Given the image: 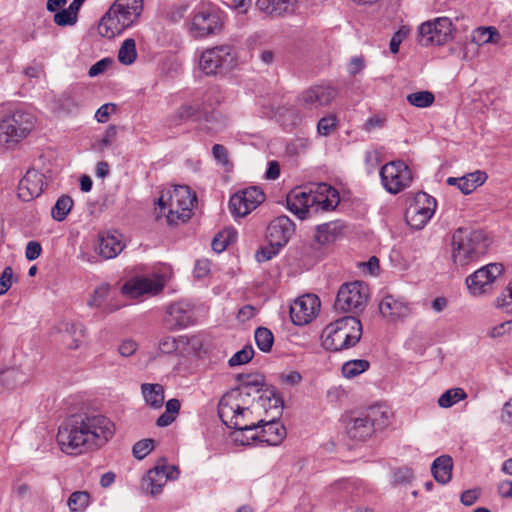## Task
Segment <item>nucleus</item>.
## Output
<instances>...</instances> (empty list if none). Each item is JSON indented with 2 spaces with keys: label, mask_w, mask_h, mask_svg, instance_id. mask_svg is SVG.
I'll return each mask as SVG.
<instances>
[{
  "label": "nucleus",
  "mask_w": 512,
  "mask_h": 512,
  "mask_svg": "<svg viewBox=\"0 0 512 512\" xmlns=\"http://www.w3.org/2000/svg\"><path fill=\"white\" fill-rule=\"evenodd\" d=\"M165 284V279L159 274H153L151 277H135L127 281L122 286V293L130 298H137L144 294H157Z\"/></svg>",
  "instance_id": "nucleus-21"
},
{
  "label": "nucleus",
  "mask_w": 512,
  "mask_h": 512,
  "mask_svg": "<svg viewBox=\"0 0 512 512\" xmlns=\"http://www.w3.org/2000/svg\"><path fill=\"white\" fill-rule=\"evenodd\" d=\"M42 253V246L37 241H29L25 249V257L29 261H34L40 257Z\"/></svg>",
  "instance_id": "nucleus-54"
},
{
  "label": "nucleus",
  "mask_w": 512,
  "mask_h": 512,
  "mask_svg": "<svg viewBox=\"0 0 512 512\" xmlns=\"http://www.w3.org/2000/svg\"><path fill=\"white\" fill-rule=\"evenodd\" d=\"M210 272V261L207 259H200L196 262L194 267V275L197 278H203Z\"/></svg>",
  "instance_id": "nucleus-60"
},
{
  "label": "nucleus",
  "mask_w": 512,
  "mask_h": 512,
  "mask_svg": "<svg viewBox=\"0 0 512 512\" xmlns=\"http://www.w3.org/2000/svg\"><path fill=\"white\" fill-rule=\"evenodd\" d=\"M338 96V89L330 83L310 86L296 99L299 112L313 116L319 109L329 106Z\"/></svg>",
  "instance_id": "nucleus-9"
},
{
  "label": "nucleus",
  "mask_w": 512,
  "mask_h": 512,
  "mask_svg": "<svg viewBox=\"0 0 512 512\" xmlns=\"http://www.w3.org/2000/svg\"><path fill=\"white\" fill-rule=\"evenodd\" d=\"M487 179V174L483 171L477 170L472 173H468L458 178L459 190L468 195L472 193L477 187L481 186Z\"/></svg>",
  "instance_id": "nucleus-34"
},
{
  "label": "nucleus",
  "mask_w": 512,
  "mask_h": 512,
  "mask_svg": "<svg viewBox=\"0 0 512 512\" xmlns=\"http://www.w3.org/2000/svg\"><path fill=\"white\" fill-rule=\"evenodd\" d=\"M379 165V157L377 152L375 151H367L365 153V167L368 174H372L375 172L377 166Z\"/></svg>",
  "instance_id": "nucleus-56"
},
{
  "label": "nucleus",
  "mask_w": 512,
  "mask_h": 512,
  "mask_svg": "<svg viewBox=\"0 0 512 512\" xmlns=\"http://www.w3.org/2000/svg\"><path fill=\"white\" fill-rule=\"evenodd\" d=\"M504 268L501 263L487 264L466 279L469 292L474 296L488 293L495 280L503 274Z\"/></svg>",
  "instance_id": "nucleus-18"
},
{
  "label": "nucleus",
  "mask_w": 512,
  "mask_h": 512,
  "mask_svg": "<svg viewBox=\"0 0 512 512\" xmlns=\"http://www.w3.org/2000/svg\"><path fill=\"white\" fill-rule=\"evenodd\" d=\"M255 342L257 347L262 352H269L274 342V336L272 332L265 327H258L254 334Z\"/></svg>",
  "instance_id": "nucleus-42"
},
{
  "label": "nucleus",
  "mask_w": 512,
  "mask_h": 512,
  "mask_svg": "<svg viewBox=\"0 0 512 512\" xmlns=\"http://www.w3.org/2000/svg\"><path fill=\"white\" fill-rule=\"evenodd\" d=\"M369 362L364 359H354L342 365V374L347 379H352L369 369Z\"/></svg>",
  "instance_id": "nucleus-37"
},
{
  "label": "nucleus",
  "mask_w": 512,
  "mask_h": 512,
  "mask_svg": "<svg viewBox=\"0 0 512 512\" xmlns=\"http://www.w3.org/2000/svg\"><path fill=\"white\" fill-rule=\"evenodd\" d=\"M381 184L390 194H398L408 188L412 182V173L402 160H395L383 165L379 171Z\"/></svg>",
  "instance_id": "nucleus-13"
},
{
  "label": "nucleus",
  "mask_w": 512,
  "mask_h": 512,
  "mask_svg": "<svg viewBox=\"0 0 512 512\" xmlns=\"http://www.w3.org/2000/svg\"><path fill=\"white\" fill-rule=\"evenodd\" d=\"M110 295V285L103 283L96 287L87 301V305L92 309H99L104 313H110L114 310L113 307L107 304Z\"/></svg>",
  "instance_id": "nucleus-33"
},
{
  "label": "nucleus",
  "mask_w": 512,
  "mask_h": 512,
  "mask_svg": "<svg viewBox=\"0 0 512 512\" xmlns=\"http://www.w3.org/2000/svg\"><path fill=\"white\" fill-rule=\"evenodd\" d=\"M453 460L448 455L437 457L432 465L431 472L435 480L440 484H447L452 477Z\"/></svg>",
  "instance_id": "nucleus-31"
},
{
  "label": "nucleus",
  "mask_w": 512,
  "mask_h": 512,
  "mask_svg": "<svg viewBox=\"0 0 512 512\" xmlns=\"http://www.w3.org/2000/svg\"><path fill=\"white\" fill-rule=\"evenodd\" d=\"M406 35H407V32L404 31L403 29H400L394 33V35L392 36L390 43H389L390 51L393 54L398 53L400 44L402 43V41L404 40Z\"/></svg>",
  "instance_id": "nucleus-59"
},
{
  "label": "nucleus",
  "mask_w": 512,
  "mask_h": 512,
  "mask_svg": "<svg viewBox=\"0 0 512 512\" xmlns=\"http://www.w3.org/2000/svg\"><path fill=\"white\" fill-rule=\"evenodd\" d=\"M3 116L0 122V143L7 147L18 143L25 138L33 128V117L30 113L13 108L11 103H2L0 105V115Z\"/></svg>",
  "instance_id": "nucleus-7"
},
{
  "label": "nucleus",
  "mask_w": 512,
  "mask_h": 512,
  "mask_svg": "<svg viewBox=\"0 0 512 512\" xmlns=\"http://www.w3.org/2000/svg\"><path fill=\"white\" fill-rule=\"evenodd\" d=\"M242 396L239 390H232L222 396L218 404V415L221 421L234 431L232 440L239 445H255L260 442V422L248 420L251 412L241 406Z\"/></svg>",
  "instance_id": "nucleus-2"
},
{
  "label": "nucleus",
  "mask_w": 512,
  "mask_h": 512,
  "mask_svg": "<svg viewBox=\"0 0 512 512\" xmlns=\"http://www.w3.org/2000/svg\"><path fill=\"white\" fill-rule=\"evenodd\" d=\"M13 283V269L10 266L4 268L0 276V296L6 294Z\"/></svg>",
  "instance_id": "nucleus-51"
},
{
  "label": "nucleus",
  "mask_w": 512,
  "mask_h": 512,
  "mask_svg": "<svg viewBox=\"0 0 512 512\" xmlns=\"http://www.w3.org/2000/svg\"><path fill=\"white\" fill-rule=\"evenodd\" d=\"M494 36L499 37V34L494 27H479L474 30L472 38L478 45H483L490 42H496Z\"/></svg>",
  "instance_id": "nucleus-44"
},
{
  "label": "nucleus",
  "mask_w": 512,
  "mask_h": 512,
  "mask_svg": "<svg viewBox=\"0 0 512 512\" xmlns=\"http://www.w3.org/2000/svg\"><path fill=\"white\" fill-rule=\"evenodd\" d=\"M364 68V60L362 57H353L348 64V72L351 75H356Z\"/></svg>",
  "instance_id": "nucleus-62"
},
{
  "label": "nucleus",
  "mask_w": 512,
  "mask_h": 512,
  "mask_svg": "<svg viewBox=\"0 0 512 512\" xmlns=\"http://www.w3.org/2000/svg\"><path fill=\"white\" fill-rule=\"evenodd\" d=\"M282 246H278L275 243H270L267 246L261 247L255 254L256 260L259 263L266 262L275 257Z\"/></svg>",
  "instance_id": "nucleus-49"
},
{
  "label": "nucleus",
  "mask_w": 512,
  "mask_h": 512,
  "mask_svg": "<svg viewBox=\"0 0 512 512\" xmlns=\"http://www.w3.org/2000/svg\"><path fill=\"white\" fill-rule=\"evenodd\" d=\"M143 10V0H116L102 16L98 31L102 37L111 39L131 27Z\"/></svg>",
  "instance_id": "nucleus-4"
},
{
  "label": "nucleus",
  "mask_w": 512,
  "mask_h": 512,
  "mask_svg": "<svg viewBox=\"0 0 512 512\" xmlns=\"http://www.w3.org/2000/svg\"><path fill=\"white\" fill-rule=\"evenodd\" d=\"M453 24L448 17H438L419 26L420 43L425 46L443 45L452 39Z\"/></svg>",
  "instance_id": "nucleus-17"
},
{
  "label": "nucleus",
  "mask_w": 512,
  "mask_h": 512,
  "mask_svg": "<svg viewBox=\"0 0 512 512\" xmlns=\"http://www.w3.org/2000/svg\"><path fill=\"white\" fill-rule=\"evenodd\" d=\"M115 424L96 412L70 415L58 427L57 443L66 455L78 456L102 448L112 439Z\"/></svg>",
  "instance_id": "nucleus-1"
},
{
  "label": "nucleus",
  "mask_w": 512,
  "mask_h": 512,
  "mask_svg": "<svg viewBox=\"0 0 512 512\" xmlns=\"http://www.w3.org/2000/svg\"><path fill=\"white\" fill-rule=\"evenodd\" d=\"M339 201L338 191L327 183H318L314 189L296 187L286 196L287 209L300 220L332 211Z\"/></svg>",
  "instance_id": "nucleus-3"
},
{
  "label": "nucleus",
  "mask_w": 512,
  "mask_h": 512,
  "mask_svg": "<svg viewBox=\"0 0 512 512\" xmlns=\"http://www.w3.org/2000/svg\"><path fill=\"white\" fill-rule=\"evenodd\" d=\"M114 110H115L114 104H110V103L103 104L101 107H99L97 109V111L95 113V119L99 123H105L108 121L111 111H114Z\"/></svg>",
  "instance_id": "nucleus-57"
},
{
  "label": "nucleus",
  "mask_w": 512,
  "mask_h": 512,
  "mask_svg": "<svg viewBox=\"0 0 512 512\" xmlns=\"http://www.w3.org/2000/svg\"><path fill=\"white\" fill-rule=\"evenodd\" d=\"M212 154L214 159L222 166L229 164L228 151L223 145L215 144L212 147Z\"/></svg>",
  "instance_id": "nucleus-53"
},
{
  "label": "nucleus",
  "mask_w": 512,
  "mask_h": 512,
  "mask_svg": "<svg viewBox=\"0 0 512 512\" xmlns=\"http://www.w3.org/2000/svg\"><path fill=\"white\" fill-rule=\"evenodd\" d=\"M342 226L339 222H328L318 225L314 239L317 243L324 245L335 240L341 232Z\"/></svg>",
  "instance_id": "nucleus-35"
},
{
  "label": "nucleus",
  "mask_w": 512,
  "mask_h": 512,
  "mask_svg": "<svg viewBox=\"0 0 512 512\" xmlns=\"http://www.w3.org/2000/svg\"><path fill=\"white\" fill-rule=\"evenodd\" d=\"M467 398V393L462 388H451L438 398V405L442 408H450Z\"/></svg>",
  "instance_id": "nucleus-38"
},
{
  "label": "nucleus",
  "mask_w": 512,
  "mask_h": 512,
  "mask_svg": "<svg viewBox=\"0 0 512 512\" xmlns=\"http://www.w3.org/2000/svg\"><path fill=\"white\" fill-rule=\"evenodd\" d=\"M497 491L502 498H512V480L501 481Z\"/></svg>",
  "instance_id": "nucleus-63"
},
{
  "label": "nucleus",
  "mask_w": 512,
  "mask_h": 512,
  "mask_svg": "<svg viewBox=\"0 0 512 512\" xmlns=\"http://www.w3.org/2000/svg\"><path fill=\"white\" fill-rule=\"evenodd\" d=\"M124 249L122 236L117 231L106 232L99 237L96 250L104 259L115 258Z\"/></svg>",
  "instance_id": "nucleus-25"
},
{
  "label": "nucleus",
  "mask_w": 512,
  "mask_h": 512,
  "mask_svg": "<svg viewBox=\"0 0 512 512\" xmlns=\"http://www.w3.org/2000/svg\"><path fill=\"white\" fill-rule=\"evenodd\" d=\"M221 28L218 12L210 4H201L194 9L189 32L194 38L215 34Z\"/></svg>",
  "instance_id": "nucleus-14"
},
{
  "label": "nucleus",
  "mask_w": 512,
  "mask_h": 512,
  "mask_svg": "<svg viewBox=\"0 0 512 512\" xmlns=\"http://www.w3.org/2000/svg\"><path fill=\"white\" fill-rule=\"evenodd\" d=\"M57 329L63 334V340L67 343L70 349H77L80 347L85 332L81 323L63 321L59 323Z\"/></svg>",
  "instance_id": "nucleus-27"
},
{
  "label": "nucleus",
  "mask_w": 512,
  "mask_h": 512,
  "mask_svg": "<svg viewBox=\"0 0 512 512\" xmlns=\"http://www.w3.org/2000/svg\"><path fill=\"white\" fill-rule=\"evenodd\" d=\"M264 201V194L258 187H248L231 196L229 208L234 216L245 217Z\"/></svg>",
  "instance_id": "nucleus-19"
},
{
  "label": "nucleus",
  "mask_w": 512,
  "mask_h": 512,
  "mask_svg": "<svg viewBox=\"0 0 512 512\" xmlns=\"http://www.w3.org/2000/svg\"><path fill=\"white\" fill-rule=\"evenodd\" d=\"M158 347L162 353L171 354L178 349V342L172 336H163L159 340Z\"/></svg>",
  "instance_id": "nucleus-52"
},
{
  "label": "nucleus",
  "mask_w": 512,
  "mask_h": 512,
  "mask_svg": "<svg viewBox=\"0 0 512 512\" xmlns=\"http://www.w3.org/2000/svg\"><path fill=\"white\" fill-rule=\"evenodd\" d=\"M165 324L171 330H180L194 324V306L186 300L167 307Z\"/></svg>",
  "instance_id": "nucleus-22"
},
{
  "label": "nucleus",
  "mask_w": 512,
  "mask_h": 512,
  "mask_svg": "<svg viewBox=\"0 0 512 512\" xmlns=\"http://www.w3.org/2000/svg\"><path fill=\"white\" fill-rule=\"evenodd\" d=\"M380 313L391 320L404 317L408 313L406 303L392 295L385 296L379 304Z\"/></svg>",
  "instance_id": "nucleus-29"
},
{
  "label": "nucleus",
  "mask_w": 512,
  "mask_h": 512,
  "mask_svg": "<svg viewBox=\"0 0 512 512\" xmlns=\"http://www.w3.org/2000/svg\"><path fill=\"white\" fill-rule=\"evenodd\" d=\"M115 135V126H109L104 132L103 136L92 144V150L98 153H103L105 149L111 146Z\"/></svg>",
  "instance_id": "nucleus-45"
},
{
  "label": "nucleus",
  "mask_w": 512,
  "mask_h": 512,
  "mask_svg": "<svg viewBox=\"0 0 512 512\" xmlns=\"http://www.w3.org/2000/svg\"><path fill=\"white\" fill-rule=\"evenodd\" d=\"M260 442L268 445L276 446L282 442L286 436V429L283 424L276 420L264 421L260 420Z\"/></svg>",
  "instance_id": "nucleus-26"
},
{
  "label": "nucleus",
  "mask_w": 512,
  "mask_h": 512,
  "mask_svg": "<svg viewBox=\"0 0 512 512\" xmlns=\"http://www.w3.org/2000/svg\"><path fill=\"white\" fill-rule=\"evenodd\" d=\"M499 307H506L512 310V288L507 287L501 297L497 300Z\"/></svg>",
  "instance_id": "nucleus-64"
},
{
  "label": "nucleus",
  "mask_w": 512,
  "mask_h": 512,
  "mask_svg": "<svg viewBox=\"0 0 512 512\" xmlns=\"http://www.w3.org/2000/svg\"><path fill=\"white\" fill-rule=\"evenodd\" d=\"M179 475L177 466L169 465L165 458H161L156 466L142 478L141 488L152 496L158 495L168 480H176Z\"/></svg>",
  "instance_id": "nucleus-15"
},
{
  "label": "nucleus",
  "mask_w": 512,
  "mask_h": 512,
  "mask_svg": "<svg viewBox=\"0 0 512 512\" xmlns=\"http://www.w3.org/2000/svg\"><path fill=\"white\" fill-rule=\"evenodd\" d=\"M434 100V94L430 91H417L407 95L409 104L418 108L429 107L433 104Z\"/></svg>",
  "instance_id": "nucleus-43"
},
{
  "label": "nucleus",
  "mask_w": 512,
  "mask_h": 512,
  "mask_svg": "<svg viewBox=\"0 0 512 512\" xmlns=\"http://www.w3.org/2000/svg\"><path fill=\"white\" fill-rule=\"evenodd\" d=\"M43 186V174L34 169L28 170L19 182V196L24 201L38 197L43 192Z\"/></svg>",
  "instance_id": "nucleus-24"
},
{
  "label": "nucleus",
  "mask_w": 512,
  "mask_h": 512,
  "mask_svg": "<svg viewBox=\"0 0 512 512\" xmlns=\"http://www.w3.org/2000/svg\"><path fill=\"white\" fill-rule=\"evenodd\" d=\"M154 448V440L143 439L133 445V456L139 460L145 458Z\"/></svg>",
  "instance_id": "nucleus-48"
},
{
  "label": "nucleus",
  "mask_w": 512,
  "mask_h": 512,
  "mask_svg": "<svg viewBox=\"0 0 512 512\" xmlns=\"http://www.w3.org/2000/svg\"><path fill=\"white\" fill-rule=\"evenodd\" d=\"M73 206V200L68 195H63L56 201L54 207L52 208V217L56 221H63L69 212L71 211Z\"/></svg>",
  "instance_id": "nucleus-41"
},
{
  "label": "nucleus",
  "mask_w": 512,
  "mask_h": 512,
  "mask_svg": "<svg viewBox=\"0 0 512 512\" xmlns=\"http://www.w3.org/2000/svg\"><path fill=\"white\" fill-rule=\"evenodd\" d=\"M295 225L292 220L281 215L273 219L267 227V239L270 243L278 246H285L291 236L294 234Z\"/></svg>",
  "instance_id": "nucleus-23"
},
{
  "label": "nucleus",
  "mask_w": 512,
  "mask_h": 512,
  "mask_svg": "<svg viewBox=\"0 0 512 512\" xmlns=\"http://www.w3.org/2000/svg\"><path fill=\"white\" fill-rule=\"evenodd\" d=\"M364 414L373 424L374 430L384 428L388 424L391 416L390 411L380 405L370 407Z\"/></svg>",
  "instance_id": "nucleus-36"
},
{
  "label": "nucleus",
  "mask_w": 512,
  "mask_h": 512,
  "mask_svg": "<svg viewBox=\"0 0 512 512\" xmlns=\"http://www.w3.org/2000/svg\"><path fill=\"white\" fill-rule=\"evenodd\" d=\"M385 121L386 118L384 116L378 114L373 115L365 121L363 125V130H365L366 132H371L376 128H381L384 126Z\"/></svg>",
  "instance_id": "nucleus-55"
},
{
  "label": "nucleus",
  "mask_w": 512,
  "mask_h": 512,
  "mask_svg": "<svg viewBox=\"0 0 512 512\" xmlns=\"http://www.w3.org/2000/svg\"><path fill=\"white\" fill-rule=\"evenodd\" d=\"M337 117L334 114H330L319 119L317 123V132L321 136L330 135L336 128Z\"/></svg>",
  "instance_id": "nucleus-47"
},
{
  "label": "nucleus",
  "mask_w": 512,
  "mask_h": 512,
  "mask_svg": "<svg viewBox=\"0 0 512 512\" xmlns=\"http://www.w3.org/2000/svg\"><path fill=\"white\" fill-rule=\"evenodd\" d=\"M254 355V349L252 346L247 345L241 350L237 351L228 361L229 366H239L248 363Z\"/></svg>",
  "instance_id": "nucleus-46"
},
{
  "label": "nucleus",
  "mask_w": 512,
  "mask_h": 512,
  "mask_svg": "<svg viewBox=\"0 0 512 512\" xmlns=\"http://www.w3.org/2000/svg\"><path fill=\"white\" fill-rule=\"evenodd\" d=\"M369 298V288L362 281L344 283L338 290L335 309L341 312L362 311Z\"/></svg>",
  "instance_id": "nucleus-11"
},
{
  "label": "nucleus",
  "mask_w": 512,
  "mask_h": 512,
  "mask_svg": "<svg viewBox=\"0 0 512 512\" xmlns=\"http://www.w3.org/2000/svg\"><path fill=\"white\" fill-rule=\"evenodd\" d=\"M436 207L437 203L434 197L425 192L417 193L406 211L407 224L416 230L424 228L434 215Z\"/></svg>",
  "instance_id": "nucleus-16"
},
{
  "label": "nucleus",
  "mask_w": 512,
  "mask_h": 512,
  "mask_svg": "<svg viewBox=\"0 0 512 512\" xmlns=\"http://www.w3.org/2000/svg\"><path fill=\"white\" fill-rule=\"evenodd\" d=\"M236 64V57L229 45H220L202 52L199 67L206 75H216L232 69Z\"/></svg>",
  "instance_id": "nucleus-12"
},
{
  "label": "nucleus",
  "mask_w": 512,
  "mask_h": 512,
  "mask_svg": "<svg viewBox=\"0 0 512 512\" xmlns=\"http://www.w3.org/2000/svg\"><path fill=\"white\" fill-rule=\"evenodd\" d=\"M201 117L205 118L204 129L207 133L215 134L226 127V119L214 113L209 115L208 108L204 103L202 105L199 103L181 105L169 121L171 126H177L183 121L198 120Z\"/></svg>",
  "instance_id": "nucleus-10"
},
{
  "label": "nucleus",
  "mask_w": 512,
  "mask_h": 512,
  "mask_svg": "<svg viewBox=\"0 0 512 512\" xmlns=\"http://www.w3.org/2000/svg\"><path fill=\"white\" fill-rule=\"evenodd\" d=\"M453 261L464 267L484 254L489 245L485 234L480 230L457 229L452 238Z\"/></svg>",
  "instance_id": "nucleus-6"
},
{
  "label": "nucleus",
  "mask_w": 512,
  "mask_h": 512,
  "mask_svg": "<svg viewBox=\"0 0 512 512\" xmlns=\"http://www.w3.org/2000/svg\"><path fill=\"white\" fill-rule=\"evenodd\" d=\"M320 308V300L314 294H306L298 297L290 305V318L293 324L302 326L310 323L317 315Z\"/></svg>",
  "instance_id": "nucleus-20"
},
{
  "label": "nucleus",
  "mask_w": 512,
  "mask_h": 512,
  "mask_svg": "<svg viewBox=\"0 0 512 512\" xmlns=\"http://www.w3.org/2000/svg\"><path fill=\"white\" fill-rule=\"evenodd\" d=\"M168 199L163 194L158 199L161 210H167L166 218L169 224H176L178 221L185 222L192 215V208L196 202V195L186 185H177L167 191Z\"/></svg>",
  "instance_id": "nucleus-8"
},
{
  "label": "nucleus",
  "mask_w": 512,
  "mask_h": 512,
  "mask_svg": "<svg viewBox=\"0 0 512 512\" xmlns=\"http://www.w3.org/2000/svg\"><path fill=\"white\" fill-rule=\"evenodd\" d=\"M373 424L364 413L350 420L347 426V433L350 438L365 440L374 433Z\"/></svg>",
  "instance_id": "nucleus-30"
},
{
  "label": "nucleus",
  "mask_w": 512,
  "mask_h": 512,
  "mask_svg": "<svg viewBox=\"0 0 512 512\" xmlns=\"http://www.w3.org/2000/svg\"><path fill=\"white\" fill-rule=\"evenodd\" d=\"M90 504V494L87 491L73 492L67 501L71 512H83Z\"/></svg>",
  "instance_id": "nucleus-39"
},
{
  "label": "nucleus",
  "mask_w": 512,
  "mask_h": 512,
  "mask_svg": "<svg viewBox=\"0 0 512 512\" xmlns=\"http://www.w3.org/2000/svg\"><path fill=\"white\" fill-rule=\"evenodd\" d=\"M137 350V343L133 340H124L118 348L119 354L123 357L133 355Z\"/></svg>",
  "instance_id": "nucleus-58"
},
{
  "label": "nucleus",
  "mask_w": 512,
  "mask_h": 512,
  "mask_svg": "<svg viewBox=\"0 0 512 512\" xmlns=\"http://www.w3.org/2000/svg\"><path fill=\"white\" fill-rule=\"evenodd\" d=\"M141 393L145 403L153 408L159 409L164 403V388L158 383H143Z\"/></svg>",
  "instance_id": "nucleus-32"
},
{
  "label": "nucleus",
  "mask_w": 512,
  "mask_h": 512,
  "mask_svg": "<svg viewBox=\"0 0 512 512\" xmlns=\"http://www.w3.org/2000/svg\"><path fill=\"white\" fill-rule=\"evenodd\" d=\"M109 64H110V60L106 59V58L96 62L95 64H93L90 67L89 72H88L89 76L95 77V76L103 73Z\"/></svg>",
  "instance_id": "nucleus-61"
},
{
  "label": "nucleus",
  "mask_w": 512,
  "mask_h": 512,
  "mask_svg": "<svg viewBox=\"0 0 512 512\" xmlns=\"http://www.w3.org/2000/svg\"><path fill=\"white\" fill-rule=\"evenodd\" d=\"M136 57L137 51L135 40L132 38L124 40L118 52L119 62L124 65H130L136 60Z\"/></svg>",
  "instance_id": "nucleus-40"
},
{
  "label": "nucleus",
  "mask_w": 512,
  "mask_h": 512,
  "mask_svg": "<svg viewBox=\"0 0 512 512\" xmlns=\"http://www.w3.org/2000/svg\"><path fill=\"white\" fill-rule=\"evenodd\" d=\"M297 0H257L256 5L260 11L278 17L294 11Z\"/></svg>",
  "instance_id": "nucleus-28"
},
{
  "label": "nucleus",
  "mask_w": 512,
  "mask_h": 512,
  "mask_svg": "<svg viewBox=\"0 0 512 512\" xmlns=\"http://www.w3.org/2000/svg\"><path fill=\"white\" fill-rule=\"evenodd\" d=\"M362 336V324L354 316H345L328 324L321 335L324 349L338 352L355 346Z\"/></svg>",
  "instance_id": "nucleus-5"
},
{
  "label": "nucleus",
  "mask_w": 512,
  "mask_h": 512,
  "mask_svg": "<svg viewBox=\"0 0 512 512\" xmlns=\"http://www.w3.org/2000/svg\"><path fill=\"white\" fill-rule=\"evenodd\" d=\"M54 22L58 26H72L77 22V17L68 9H62L54 14Z\"/></svg>",
  "instance_id": "nucleus-50"
}]
</instances>
